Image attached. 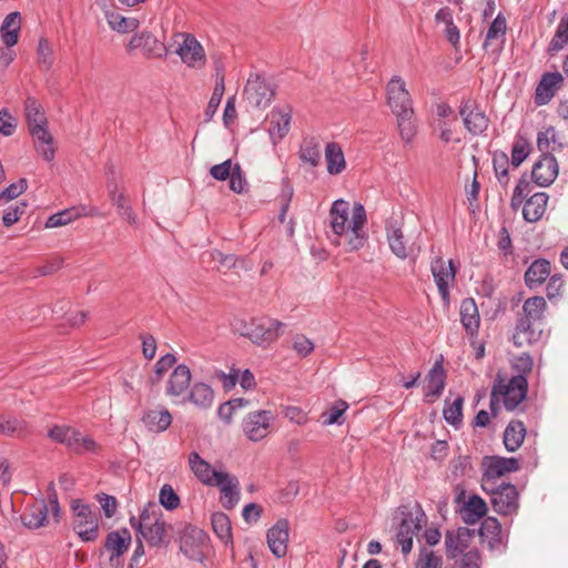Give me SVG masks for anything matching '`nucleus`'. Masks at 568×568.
Segmentation results:
<instances>
[{"label": "nucleus", "instance_id": "obj_3", "mask_svg": "<svg viewBox=\"0 0 568 568\" xmlns=\"http://www.w3.org/2000/svg\"><path fill=\"white\" fill-rule=\"evenodd\" d=\"M72 529L83 542H92L99 538V514L82 499H73L70 505Z\"/></svg>", "mask_w": 568, "mask_h": 568}, {"label": "nucleus", "instance_id": "obj_61", "mask_svg": "<svg viewBox=\"0 0 568 568\" xmlns=\"http://www.w3.org/2000/svg\"><path fill=\"white\" fill-rule=\"evenodd\" d=\"M27 209V203L22 202L20 204H14L10 206L2 216V223L4 226L9 227L19 221L20 216L24 214Z\"/></svg>", "mask_w": 568, "mask_h": 568}, {"label": "nucleus", "instance_id": "obj_29", "mask_svg": "<svg viewBox=\"0 0 568 568\" xmlns=\"http://www.w3.org/2000/svg\"><path fill=\"white\" fill-rule=\"evenodd\" d=\"M458 513L464 523L473 525L486 515L487 505L479 496L473 495L458 507Z\"/></svg>", "mask_w": 568, "mask_h": 568}, {"label": "nucleus", "instance_id": "obj_6", "mask_svg": "<svg viewBox=\"0 0 568 568\" xmlns=\"http://www.w3.org/2000/svg\"><path fill=\"white\" fill-rule=\"evenodd\" d=\"M403 515L404 517L396 534V542L400 546L402 552L407 555L413 548V538L422 529L426 516L418 504L416 505L415 515L412 511H403Z\"/></svg>", "mask_w": 568, "mask_h": 568}, {"label": "nucleus", "instance_id": "obj_30", "mask_svg": "<svg viewBox=\"0 0 568 568\" xmlns=\"http://www.w3.org/2000/svg\"><path fill=\"white\" fill-rule=\"evenodd\" d=\"M551 265L548 260L534 261L525 273V283L529 288H537L550 276Z\"/></svg>", "mask_w": 568, "mask_h": 568}, {"label": "nucleus", "instance_id": "obj_18", "mask_svg": "<svg viewBox=\"0 0 568 568\" xmlns=\"http://www.w3.org/2000/svg\"><path fill=\"white\" fill-rule=\"evenodd\" d=\"M387 241L390 251L400 260L407 258L415 251V245L405 239L397 221H389L386 225Z\"/></svg>", "mask_w": 568, "mask_h": 568}, {"label": "nucleus", "instance_id": "obj_35", "mask_svg": "<svg viewBox=\"0 0 568 568\" xmlns=\"http://www.w3.org/2000/svg\"><path fill=\"white\" fill-rule=\"evenodd\" d=\"M48 519V506L44 500L37 501L29 506L21 515L22 524L29 529H38L45 525Z\"/></svg>", "mask_w": 568, "mask_h": 568}, {"label": "nucleus", "instance_id": "obj_43", "mask_svg": "<svg viewBox=\"0 0 568 568\" xmlns=\"http://www.w3.org/2000/svg\"><path fill=\"white\" fill-rule=\"evenodd\" d=\"M212 529L215 535L225 544H233L231 520L224 513H214L211 517Z\"/></svg>", "mask_w": 568, "mask_h": 568}, {"label": "nucleus", "instance_id": "obj_54", "mask_svg": "<svg viewBox=\"0 0 568 568\" xmlns=\"http://www.w3.org/2000/svg\"><path fill=\"white\" fill-rule=\"evenodd\" d=\"M99 449L98 443L90 436H85L78 432V436L73 440L71 452L82 455L85 453H97Z\"/></svg>", "mask_w": 568, "mask_h": 568}, {"label": "nucleus", "instance_id": "obj_44", "mask_svg": "<svg viewBox=\"0 0 568 568\" xmlns=\"http://www.w3.org/2000/svg\"><path fill=\"white\" fill-rule=\"evenodd\" d=\"M28 433V423L11 415H0V434L6 436H22Z\"/></svg>", "mask_w": 568, "mask_h": 568}, {"label": "nucleus", "instance_id": "obj_28", "mask_svg": "<svg viewBox=\"0 0 568 568\" xmlns=\"http://www.w3.org/2000/svg\"><path fill=\"white\" fill-rule=\"evenodd\" d=\"M483 466V488L490 494V503L497 506V456H486Z\"/></svg>", "mask_w": 568, "mask_h": 568}, {"label": "nucleus", "instance_id": "obj_12", "mask_svg": "<svg viewBox=\"0 0 568 568\" xmlns=\"http://www.w3.org/2000/svg\"><path fill=\"white\" fill-rule=\"evenodd\" d=\"M274 94L272 85L258 75L250 78L244 88V98L253 108H266Z\"/></svg>", "mask_w": 568, "mask_h": 568}, {"label": "nucleus", "instance_id": "obj_2", "mask_svg": "<svg viewBox=\"0 0 568 568\" xmlns=\"http://www.w3.org/2000/svg\"><path fill=\"white\" fill-rule=\"evenodd\" d=\"M131 526L136 530L142 538L152 547H159L169 542L166 537V524L163 519L161 510L156 505L145 507L140 518L131 517Z\"/></svg>", "mask_w": 568, "mask_h": 568}, {"label": "nucleus", "instance_id": "obj_48", "mask_svg": "<svg viewBox=\"0 0 568 568\" xmlns=\"http://www.w3.org/2000/svg\"><path fill=\"white\" fill-rule=\"evenodd\" d=\"M106 20L111 29L121 33L135 31L140 26L136 18H126L116 12L106 13Z\"/></svg>", "mask_w": 568, "mask_h": 568}, {"label": "nucleus", "instance_id": "obj_34", "mask_svg": "<svg viewBox=\"0 0 568 568\" xmlns=\"http://www.w3.org/2000/svg\"><path fill=\"white\" fill-rule=\"evenodd\" d=\"M518 498L516 486L509 483H499V515L516 514L519 507Z\"/></svg>", "mask_w": 568, "mask_h": 568}, {"label": "nucleus", "instance_id": "obj_5", "mask_svg": "<svg viewBox=\"0 0 568 568\" xmlns=\"http://www.w3.org/2000/svg\"><path fill=\"white\" fill-rule=\"evenodd\" d=\"M173 40L178 43L175 53L189 68L201 69L205 65L206 57L202 44L197 39L186 32H176Z\"/></svg>", "mask_w": 568, "mask_h": 568}, {"label": "nucleus", "instance_id": "obj_20", "mask_svg": "<svg viewBox=\"0 0 568 568\" xmlns=\"http://www.w3.org/2000/svg\"><path fill=\"white\" fill-rule=\"evenodd\" d=\"M267 132L273 144L278 143L290 131L291 109H273L266 116Z\"/></svg>", "mask_w": 568, "mask_h": 568}, {"label": "nucleus", "instance_id": "obj_10", "mask_svg": "<svg viewBox=\"0 0 568 568\" xmlns=\"http://www.w3.org/2000/svg\"><path fill=\"white\" fill-rule=\"evenodd\" d=\"M430 268L444 304L449 305V286L455 283L457 273L454 261L449 260L446 265V262L442 257H437L432 262Z\"/></svg>", "mask_w": 568, "mask_h": 568}, {"label": "nucleus", "instance_id": "obj_58", "mask_svg": "<svg viewBox=\"0 0 568 568\" xmlns=\"http://www.w3.org/2000/svg\"><path fill=\"white\" fill-rule=\"evenodd\" d=\"M160 504L168 510H173L180 505V497L174 491L171 485H163L160 490Z\"/></svg>", "mask_w": 568, "mask_h": 568}, {"label": "nucleus", "instance_id": "obj_26", "mask_svg": "<svg viewBox=\"0 0 568 568\" xmlns=\"http://www.w3.org/2000/svg\"><path fill=\"white\" fill-rule=\"evenodd\" d=\"M529 318H519L513 334V343L517 347H524L537 343L541 337V329L534 326Z\"/></svg>", "mask_w": 568, "mask_h": 568}, {"label": "nucleus", "instance_id": "obj_63", "mask_svg": "<svg viewBox=\"0 0 568 568\" xmlns=\"http://www.w3.org/2000/svg\"><path fill=\"white\" fill-rule=\"evenodd\" d=\"M230 179V189L235 193H242L246 185V180L242 172L241 165L239 163L234 164L233 172Z\"/></svg>", "mask_w": 568, "mask_h": 568}, {"label": "nucleus", "instance_id": "obj_15", "mask_svg": "<svg viewBox=\"0 0 568 568\" xmlns=\"http://www.w3.org/2000/svg\"><path fill=\"white\" fill-rule=\"evenodd\" d=\"M564 81L562 74L558 71L544 73L535 90L534 101L536 105L541 106L549 103L562 87Z\"/></svg>", "mask_w": 568, "mask_h": 568}, {"label": "nucleus", "instance_id": "obj_64", "mask_svg": "<svg viewBox=\"0 0 568 568\" xmlns=\"http://www.w3.org/2000/svg\"><path fill=\"white\" fill-rule=\"evenodd\" d=\"M442 557L436 556L433 551L420 554L416 568H440Z\"/></svg>", "mask_w": 568, "mask_h": 568}, {"label": "nucleus", "instance_id": "obj_17", "mask_svg": "<svg viewBox=\"0 0 568 568\" xmlns=\"http://www.w3.org/2000/svg\"><path fill=\"white\" fill-rule=\"evenodd\" d=\"M290 536V523L285 518L278 519L266 535L267 545L276 558H282L287 552V542Z\"/></svg>", "mask_w": 568, "mask_h": 568}, {"label": "nucleus", "instance_id": "obj_25", "mask_svg": "<svg viewBox=\"0 0 568 568\" xmlns=\"http://www.w3.org/2000/svg\"><path fill=\"white\" fill-rule=\"evenodd\" d=\"M33 139V146L37 153L47 162H51L55 155L54 139L48 126L31 129L29 131Z\"/></svg>", "mask_w": 568, "mask_h": 568}, {"label": "nucleus", "instance_id": "obj_27", "mask_svg": "<svg viewBox=\"0 0 568 568\" xmlns=\"http://www.w3.org/2000/svg\"><path fill=\"white\" fill-rule=\"evenodd\" d=\"M189 466L194 476L206 486L213 485V481L223 473L221 470L213 469L212 466L196 452H192L189 455Z\"/></svg>", "mask_w": 568, "mask_h": 568}, {"label": "nucleus", "instance_id": "obj_56", "mask_svg": "<svg viewBox=\"0 0 568 568\" xmlns=\"http://www.w3.org/2000/svg\"><path fill=\"white\" fill-rule=\"evenodd\" d=\"M37 54L41 68L49 70L53 64V52L47 39L41 38L39 40Z\"/></svg>", "mask_w": 568, "mask_h": 568}, {"label": "nucleus", "instance_id": "obj_53", "mask_svg": "<svg viewBox=\"0 0 568 568\" xmlns=\"http://www.w3.org/2000/svg\"><path fill=\"white\" fill-rule=\"evenodd\" d=\"M568 43V12L565 13L555 32L554 38L550 41V49L554 51L561 50Z\"/></svg>", "mask_w": 568, "mask_h": 568}, {"label": "nucleus", "instance_id": "obj_24", "mask_svg": "<svg viewBox=\"0 0 568 568\" xmlns=\"http://www.w3.org/2000/svg\"><path fill=\"white\" fill-rule=\"evenodd\" d=\"M459 114L463 118L466 129L473 134L483 133L488 126V118L485 113L476 108L471 101H466Z\"/></svg>", "mask_w": 568, "mask_h": 568}, {"label": "nucleus", "instance_id": "obj_50", "mask_svg": "<svg viewBox=\"0 0 568 568\" xmlns=\"http://www.w3.org/2000/svg\"><path fill=\"white\" fill-rule=\"evenodd\" d=\"M546 310V301L541 296L529 297L525 301L523 311L524 316L521 318H529L531 322H537L542 318Z\"/></svg>", "mask_w": 568, "mask_h": 568}, {"label": "nucleus", "instance_id": "obj_42", "mask_svg": "<svg viewBox=\"0 0 568 568\" xmlns=\"http://www.w3.org/2000/svg\"><path fill=\"white\" fill-rule=\"evenodd\" d=\"M325 159L329 174H339L345 169L344 153L337 143L329 142L326 144Z\"/></svg>", "mask_w": 568, "mask_h": 568}, {"label": "nucleus", "instance_id": "obj_36", "mask_svg": "<svg viewBox=\"0 0 568 568\" xmlns=\"http://www.w3.org/2000/svg\"><path fill=\"white\" fill-rule=\"evenodd\" d=\"M526 436V427L523 422L520 420H513L510 422L503 436V442L505 445V448L508 452H515L518 449Z\"/></svg>", "mask_w": 568, "mask_h": 568}, {"label": "nucleus", "instance_id": "obj_8", "mask_svg": "<svg viewBox=\"0 0 568 568\" xmlns=\"http://www.w3.org/2000/svg\"><path fill=\"white\" fill-rule=\"evenodd\" d=\"M528 381L527 377L517 374L507 383L499 377V399H501L507 410H514L527 397Z\"/></svg>", "mask_w": 568, "mask_h": 568}, {"label": "nucleus", "instance_id": "obj_32", "mask_svg": "<svg viewBox=\"0 0 568 568\" xmlns=\"http://www.w3.org/2000/svg\"><path fill=\"white\" fill-rule=\"evenodd\" d=\"M191 383V371L186 365H179L174 368L168 381L166 394L180 396L189 388Z\"/></svg>", "mask_w": 568, "mask_h": 568}, {"label": "nucleus", "instance_id": "obj_45", "mask_svg": "<svg viewBox=\"0 0 568 568\" xmlns=\"http://www.w3.org/2000/svg\"><path fill=\"white\" fill-rule=\"evenodd\" d=\"M189 399L201 408H209L214 399L213 389L204 383H195L189 394Z\"/></svg>", "mask_w": 568, "mask_h": 568}, {"label": "nucleus", "instance_id": "obj_4", "mask_svg": "<svg viewBox=\"0 0 568 568\" xmlns=\"http://www.w3.org/2000/svg\"><path fill=\"white\" fill-rule=\"evenodd\" d=\"M283 326L284 324L277 320L256 317L242 323L241 335L247 337L253 344L266 348L280 338Z\"/></svg>", "mask_w": 568, "mask_h": 568}, {"label": "nucleus", "instance_id": "obj_49", "mask_svg": "<svg viewBox=\"0 0 568 568\" xmlns=\"http://www.w3.org/2000/svg\"><path fill=\"white\" fill-rule=\"evenodd\" d=\"M397 126L402 139L408 143L416 134V123L414 119V110L404 111L403 114H395Z\"/></svg>", "mask_w": 568, "mask_h": 568}, {"label": "nucleus", "instance_id": "obj_1", "mask_svg": "<svg viewBox=\"0 0 568 568\" xmlns=\"http://www.w3.org/2000/svg\"><path fill=\"white\" fill-rule=\"evenodd\" d=\"M367 222L363 204L355 203L352 211L343 199L333 202L329 209V225L335 234L334 244L344 246L347 252L362 248L367 240L364 226Z\"/></svg>", "mask_w": 568, "mask_h": 568}, {"label": "nucleus", "instance_id": "obj_14", "mask_svg": "<svg viewBox=\"0 0 568 568\" xmlns=\"http://www.w3.org/2000/svg\"><path fill=\"white\" fill-rule=\"evenodd\" d=\"M387 102L394 114L413 110L410 94L404 80L398 75H394L387 83Z\"/></svg>", "mask_w": 568, "mask_h": 568}, {"label": "nucleus", "instance_id": "obj_47", "mask_svg": "<svg viewBox=\"0 0 568 568\" xmlns=\"http://www.w3.org/2000/svg\"><path fill=\"white\" fill-rule=\"evenodd\" d=\"M300 159L303 163L317 166L321 162V145L315 139L304 140L300 149Z\"/></svg>", "mask_w": 568, "mask_h": 568}, {"label": "nucleus", "instance_id": "obj_46", "mask_svg": "<svg viewBox=\"0 0 568 568\" xmlns=\"http://www.w3.org/2000/svg\"><path fill=\"white\" fill-rule=\"evenodd\" d=\"M78 429L67 425H54L48 430V437L71 449L73 440L78 436Z\"/></svg>", "mask_w": 568, "mask_h": 568}, {"label": "nucleus", "instance_id": "obj_22", "mask_svg": "<svg viewBox=\"0 0 568 568\" xmlns=\"http://www.w3.org/2000/svg\"><path fill=\"white\" fill-rule=\"evenodd\" d=\"M475 534L474 529L459 527L457 530H447L445 535L446 552L449 558H456L469 546Z\"/></svg>", "mask_w": 568, "mask_h": 568}, {"label": "nucleus", "instance_id": "obj_60", "mask_svg": "<svg viewBox=\"0 0 568 568\" xmlns=\"http://www.w3.org/2000/svg\"><path fill=\"white\" fill-rule=\"evenodd\" d=\"M532 365V357L528 353H523L516 356L511 362V366L517 372V374H521L526 377L531 372Z\"/></svg>", "mask_w": 568, "mask_h": 568}, {"label": "nucleus", "instance_id": "obj_16", "mask_svg": "<svg viewBox=\"0 0 568 568\" xmlns=\"http://www.w3.org/2000/svg\"><path fill=\"white\" fill-rule=\"evenodd\" d=\"M211 486L220 488V501L225 509H233L237 505L241 491L235 476L223 471Z\"/></svg>", "mask_w": 568, "mask_h": 568}, {"label": "nucleus", "instance_id": "obj_21", "mask_svg": "<svg viewBox=\"0 0 568 568\" xmlns=\"http://www.w3.org/2000/svg\"><path fill=\"white\" fill-rule=\"evenodd\" d=\"M109 196L112 204L115 206L119 216L126 221L130 225H138V216L134 212L129 196L123 192L119 191L115 182L108 183Z\"/></svg>", "mask_w": 568, "mask_h": 568}, {"label": "nucleus", "instance_id": "obj_19", "mask_svg": "<svg viewBox=\"0 0 568 568\" xmlns=\"http://www.w3.org/2000/svg\"><path fill=\"white\" fill-rule=\"evenodd\" d=\"M558 175V163L554 155H540L534 164L531 176L538 186H549Z\"/></svg>", "mask_w": 568, "mask_h": 568}, {"label": "nucleus", "instance_id": "obj_57", "mask_svg": "<svg viewBox=\"0 0 568 568\" xmlns=\"http://www.w3.org/2000/svg\"><path fill=\"white\" fill-rule=\"evenodd\" d=\"M530 191H531L530 182L525 179H521L514 190L511 201H510L511 207L514 210H517L519 206H521L524 204V202H526L525 200L528 196V194L530 193Z\"/></svg>", "mask_w": 568, "mask_h": 568}, {"label": "nucleus", "instance_id": "obj_23", "mask_svg": "<svg viewBox=\"0 0 568 568\" xmlns=\"http://www.w3.org/2000/svg\"><path fill=\"white\" fill-rule=\"evenodd\" d=\"M446 385V372L443 366V358L437 359L426 376L425 397L428 402L438 398Z\"/></svg>", "mask_w": 568, "mask_h": 568}, {"label": "nucleus", "instance_id": "obj_40", "mask_svg": "<svg viewBox=\"0 0 568 568\" xmlns=\"http://www.w3.org/2000/svg\"><path fill=\"white\" fill-rule=\"evenodd\" d=\"M537 148L541 155H554L561 150L562 144L558 141L557 131L554 126H548L537 134Z\"/></svg>", "mask_w": 568, "mask_h": 568}, {"label": "nucleus", "instance_id": "obj_52", "mask_svg": "<svg viewBox=\"0 0 568 568\" xmlns=\"http://www.w3.org/2000/svg\"><path fill=\"white\" fill-rule=\"evenodd\" d=\"M79 216L80 214L77 209H67L50 215L44 225L47 229L60 227L73 222Z\"/></svg>", "mask_w": 568, "mask_h": 568}, {"label": "nucleus", "instance_id": "obj_39", "mask_svg": "<svg viewBox=\"0 0 568 568\" xmlns=\"http://www.w3.org/2000/svg\"><path fill=\"white\" fill-rule=\"evenodd\" d=\"M142 422L150 432L161 433L170 427L172 416L168 409H151L143 415Z\"/></svg>", "mask_w": 568, "mask_h": 568}, {"label": "nucleus", "instance_id": "obj_9", "mask_svg": "<svg viewBox=\"0 0 568 568\" xmlns=\"http://www.w3.org/2000/svg\"><path fill=\"white\" fill-rule=\"evenodd\" d=\"M131 532L126 528L110 531L104 541V551L110 555L108 568H119L123 562V555L131 545Z\"/></svg>", "mask_w": 568, "mask_h": 568}, {"label": "nucleus", "instance_id": "obj_13", "mask_svg": "<svg viewBox=\"0 0 568 568\" xmlns=\"http://www.w3.org/2000/svg\"><path fill=\"white\" fill-rule=\"evenodd\" d=\"M273 415L270 410L250 413L242 423L243 432L248 439L258 442L268 434Z\"/></svg>", "mask_w": 568, "mask_h": 568}, {"label": "nucleus", "instance_id": "obj_51", "mask_svg": "<svg viewBox=\"0 0 568 568\" xmlns=\"http://www.w3.org/2000/svg\"><path fill=\"white\" fill-rule=\"evenodd\" d=\"M463 404L464 398L462 396H457L452 404L446 402V405L443 410V415L445 420L453 425L457 426L462 423L463 419Z\"/></svg>", "mask_w": 568, "mask_h": 568}, {"label": "nucleus", "instance_id": "obj_59", "mask_svg": "<svg viewBox=\"0 0 568 568\" xmlns=\"http://www.w3.org/2000/svg\"><path fill=\"white\" fill-rule=\"evenodd\" d=\"M478 534L483 540H487L489 546L497 541V519L488 517L479 527Z\"/></svg>", "mask_w": 568, "mask_h": 568}, {"label": "nucleus", "instance_id": "obj_7", "mask_svg": "<svg viewBox=\"0 0 568 568\" xmlns=\"http://www.w3.org/2000/svg\"><path fill=\"white\" fill-rule=\"evenodd\" d=\"M128 52L141 51L145 59H163L168 54L166 45L152 32L141 31L134 33L126 45Z\"/></svg>", "mask_w": 568, "mask_h": 568}, {"label": "nucleus", "instance_id": "obj_41", "mask_svg": "<svg viewBox=\"0 0 568 568\" xmlns=\"http://www.w3.org/2000/svg\"><path fill=\"white\" fill-rule=\"evenodd\" d=\"M436 22H443L445 28V38L454 47L459 42V29L454 24L453 11L448 7L440 8L435 14Z\"/></svg>", "mask_w": 568, "mask_h": 568}, {"label": "nucleus", "instance_id": "obj_33", "mask_svg": "<svg viewBox=\"0 0 568 568\" xmlns=\"http://www.w3.org/2000/svg\"><path fill=\"white\" fill-rule=\"evenodd\" d=\"M24 114L28 130L48 126V120L42 104L34 97L24 100Z\"/></svg>", "mask_w": 568, "mask_h": 568}, {"label": "nucleus", "instance_id": "obj_37", "mask_svg": "<svg viewBox=\"0 0 568 568\" xmlns=\"http://www.w3.org/2000/svg\"><path fill=\"white\" fill-rule=\"evenodd\" d=\"M460 322L465 329L474 334L479 327V313L477 305L473 298H465L460 304Z\"/></svg>", "mask_w": 568, "mask_h": 568}, {"label": "nucleus", "instance_id": "obj_38", "mask_svg": "<svg viewBox=\"0 0 568 568\" xmlns=\"http://www.w3.org/2000/svg\"><path fill=\"white\" fill-rule=\"evenodd\" d=\"M20 24L21 17L17 11L9 13L4 18L0 31L2 41L8 48L13 47L18 42Z\"/></svg>", "mask_w": 568, "mask_h": 568}, {"label": "nucleus", "instance_id": "obj_31", "mask_svg": "<svg viewBox=\"0 0 568 568\" xmlns=\"http://www.w3.org/2000/svg\"><path fill=\"white\" fill-rule=\"evenodd\" d=\"M548 195L545 192L532 194L523 205V217L529 223L539 221L545 214Z\"/></svg>", "mask_w": 568, "mask_h": 568}, {"label": "nucleus", "instance_id": "obj_55", "mask_svg": "<svg viewBox=\"0 0 568 568\" xmlns=\"http://www.w3.org/2000/svg\"><path fill=\"white\" fill-rule=\"evenodd\" d=\"M348 405L344 400H338L334 406H332L327 412L322 414L323 425H333V424H342L341 417L347 409Z\"/></svg>", "mask_w": 568, "mask_h": 568}, {"label": "nucleus", "instance_id": "obj_62", "mask_svg": "<svg viewBox=\"0 0 568 568\" xmlns=\"http://www.w3.org/2000/svg\"><path fill=\"white\" fill-rule=\"evenodd\" d=\"M233 168L234 165L232 164V161L229 159L220 164L213 165L210 169V174L213 179L217 181H225L231 176Z\"/></svg>", "mask_w": 568, "mask_h": 568}, {"label": "nucleus", "instance_id": "obj_11", "mask_svg": "<svg viewBox=\"0 0 568 568\" xmlns=\"http://www.w3.org/2000/svg\"><path fill=\"white\" fill-rule=\"evenodd\" d=\"M209 540V535L203 529L189 526L181 537L180 549L190 559L200 560Z\"/></svg>", "mask_w": 568, "mask_h": 568}]
</instances>
